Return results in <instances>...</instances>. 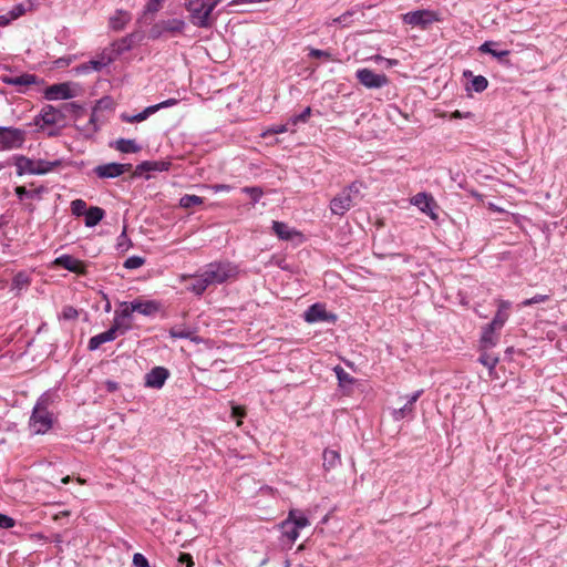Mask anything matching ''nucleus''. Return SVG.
<instances>
[{"label": "nucleus", "mask_w": 567, "mask_h": 567, "mask_svg": "<svg viewBox=\"0 0 567 567\" xmlns=\"http://www.w3.org/2000/svg\"><path fill=\"white\" fill-rule=\"evenodd\" d=\"M169 377V371L164 367H155L144 377V385L151 389H162Z\"/></svg>", "instance_id": "4468645a"}, {"label": "nucleus", "mask_w": 567, "mask_h": 567, "mask_svg": "<svg viewBox=\"0 0 567 567\" xmlns=\"http://www.w3.org/2000/svg\"><path fill=\"white\" fill-rule=\"evenodd\" d=\"M162 7V0H148L143 12V17H146V14L151 13L154 14L157 11H159Z\"/></svg>", "instance_id": "a18cd8bd"}, {"label": "nucleus", "mask_w": 567, "mask_h": 567, "mask_svg": "<svg viewBox=\"0 0 567 567\" xmlns=\"http://www.w3.org/2000/svg\"><path fill=\"white\" fill-rule=\"evenodd\" d=\"M84 216H85V226L94 227L104 218L105 212L101 207L92 206V207L87 208Z\"/></svg>", "instance_id": "a878e982"}, {"label": "nucleus", "mask_w": 567, "mask_h": 567, "mask_svg": "<svg viewBox=\"0 0 567 567\" xmlns=\"http://www.w3.org/2000/svg\"><path fill=\"white\" fill-rule=\"evenodd\" d=\"M212 189L215 193L229 192V190H231V186L227 185V184H215V185L212 186Z\"/></svg>", "instance_id": "bf43d9fd"}, {"label": "nucleus", "mask_w": 567, "mask_h": 567, "mask_svg": "<svg viewBox=\"0 0 567 567\" xmlns=\"http://www.w3.org/2000/svg\"><path fill=\"white\" fill-rule=\"evenodd\" d=\"M14 525L16 520L12 517L0 513V528L9 529L14 527Z\"/></svg>", "instance_id": "864d4df0"}, {"label": "nucleus", "mask_w": 567, "mask_h": 567, "mask_svg": "<svg viewBox=\"0 0 567 567\" xmlns=\"http://www.w3.org/2000/svg\"><path fill=\"white\" fill-rule=\"evenodd\" d=\"M87 210V206H86V203L85 200L83 199H74L72 203H71V212L74 216H82L86 213Z\"/></svg>", "instance_id": "a19ab883"}, {"label": "nucleus", "mask_w": 567, "mask_h": 567, "mask_svg": "<svg viewBox=\"0 0 567 567\" xmlns=\"http://www.w3.org/2000/svg\"><path fill=\"white\" fill-rule=\"evenodd\" d=\"M478 361L484 367L488 368L489 370H493L498 363V357L484 352L478 358Z\"/></svg>", "instance_id": "ea45409f"}, {"label": "nucleus", "mask_w": 567, "mask_h": 567, "mask_svg": "<svg viewBox=\"0 0 567 567\" xmlns=\"http://www.w3.org/2000/svg\"><path fill=\"white\" fill-rule=\"evenodd\" d=\"M511 308V302L507 300L498 301V309L493 320L491 321V327H496L497 329H502L505 322L508 319V309Z\"/></svg>", "instance_id": "5701e85b"}, {"label": "nucleus", "mask_w": 567, "mask_h": 567, "mask_svg": "<svg viewBox=\"0 0 567 567\" xmlns=\"http://www.w3.org/2000/svg\"><path fill=\"white\" fill-rule=\"evenodd\" d=\"M334 372L341 386L353 384L354 379L343 368L338 365L334 368Z\"/></svg>", "instance_id": "e433bc0d"}, {"label": "nucleus", "mask_w": 567, "mask_h": 567, "mask_svg": "<svg viewBox=\"0 0 567 567\" xmlns=\"http://www.w3.org/2000/svg\"><path fill=\"white\" fill-rule=\"evenodd\" d=\"M310 115H311V107H310V106H308V107H306V109H305L300 114H298V115H293V116L290 118V121H291V123H292L293 125H296V124H298V123H300V122H301V123H306V122L309 120Z\"/></svg>", "instance_id": "de8ad7c7"}, {"label": "nucleus", "mask_w": 567, "mask_h": 567, "mask_svg": "<svg viewBox=\"0 0 567 567\" xmlns=\"http://www.w3.org/2000/svg\"><path fill=\"white\" fill-rule=\"evenodd\" d=\"M115 148L121 153H137L141 146L134 140L120 138L115 142Z\"/></svg>", "instance_id": "cd10ccee"}, {"label": "nucleus", "mask_w": 567, "mask_h": 567, "mask_svg": "<svg viewBox=\"0 0 567 567\" xmlns=\"http://www.w3.org/2000/svg\"><path fill=\"white\" fill-rule=\"evenodd\" d=\"M179 561L186 563L187 567H192L194 565V561L192 559V556L189 554H182L179 557Z\"/></svg>", "instance_id": "e2e57ef3"}, {"label": "nucleus", "mask_w": 567, "mask_h": 567, "mask_svg": "<svg viewBox=\"0 0 567 567\" xmlns=\"http://www.w3.org/2000/svg\"><path fill=\"white\" fill-rule=\"evenodd\" d=\"M1 80L6 84L14 86V76H2Z\"/></svg>", "instance_id": "338daca9"}, {"label": "nucleus", "mask_w": 567, "mask_h": 567, "mask_svg": "<svg viewBox=\"0 0 567 567\" xmlns=\"http://www.w3.org/2000/svg\"><path fill=\"white\" fill-rule=\"evenodd\" d=\"M25 7L23 3H18L16 4L10 11H9V14H11V18L13 20L20 18L21 16H23L25 13Z\"/></svg>", "instance_id": "5fc2aeb1"}, {"label": "nucleus", "mask_w": 567, "mask_h": 567, "mask_svg": "<svg viewBox=\"0 0 567 567\" xmlns=\"http://www.w3.org/2000/svg\"><path fill=\"white\" fill-rule=\"evenodd\" d=\"M436 20H437L436 14L429 10L411 11L403 16V21L406 24H410L413 27H421L423 29Z\"/></svg>", "instance_id": "f8f14e48"}, {"label": "nucleus", "mask_w": 567, "mask_h": 567, "mask_svg": "<svg viewBox=\"0 0 567 567\" xmlns=\"http://www.w3.org/2000/svg\"><path fill=\"white\" fill-rule=\"evenodd\" d=\"M131 17L127 12L118 11L115 16L111 17L110 25L114 30H122L130 21Z\"/></svg>", "instance_id": "c756f323"}, {"label": "nucleus", "mask_w": 567, "mask_h": 567, "mask_svg": "<svg viewBox=\"0 0 567 567\" xmlns=\"http://www.w3.org/2000/svg\"><path fill=\"white\" fill-rule=\"evenodd\" d=\"M303 319L308 323L316 322H331L337 321V316L332 312H328L323 303H315L310 306L303 313Z\"/></svg>", "instance_id": "9b49d317"}, {"label": "nucleus", "mask_w": 567, "mask_h": 567, "mask_svg": "<svg viewBox=\"0 0 567 567\" xmlns=\"http://www.w3.org/2000/svg\"><path fill=\"white\" fill-rule=\"evenodd\" d=\"M53 425L52 413L49 412L43 400H39L33 406L30 420L29 429L32 434H44Z\"/></svg>", "instance_id": "39448f33"}, {"label": "nucleus", "mask_w": 567, "mask_h": 567, "mask_svg": "<svg viewBox=\"0 0 567 567\" xmlns=\"http://www.w3.org/2000/svg\"><path fill=\"white\" fill-rule=\"evenodd\" d=\"M362 184L359 182L351 183L340 194L330 202L332 214L343 216L360 199V189Z\"/></svg>", "instance_id": "20e7f679"}, {"label": "nucleus", "mask_w": 567, "mask_h": 567, "mask_svg": "<svg viewBox=\"0 0 567 567\" xmlns=\"http://www.w3.org/2000/svg\"><path fill=\"white\" fill-rule=\"evenodd\" d=\"M30 285V277L27 272L20 271L14 275L11 284V290H16L20 292L21 290L28 288Z\"/></svg>", "instance_id": "c85d7f7f"}, {"label": "nucleus", "mask_w": 567, "mask_h": 567, "mask_svg": "<svg viewBox=\"0 0 567 567\" xmlns=\"http://www.w3.org/2000/svg\"><path fill=\"white\" fill-rule=\"evenodd\" d=\"M548 299H549L548 295H539V293H537L534 297L525 299L524 301H522L520 306L522 307H528V306H532V305H535V303L545 302Z\"/></svg>", "instance_id": "49530a36"}, {"label": "nucleus", "mask_w": 567, "mask_h": 567, "mask_svg": "<svg viewBox=\"0 0 567 567\" xmlns=\"http://www.w3.org/2000/svg\"><path fill=\"white\" fill-rule=\"evenodd\" d=\"M169 163L167 162L144 161L136 166L134 175L140 176L144 172H164L167 171Z\"/></svg>", "instance_id": "4be33fe9"}, {"label": "nucleus", "mask_w": 567, "mask_h": 567, "mask_svg": "<svg viewBox=\"0 0 567 567\" xmlns=\"http://www.w3.org/2000/svg\"><path fill=\"white\" fill-rule=\"evenodd\" d=\"M287 519H291V523L300 530L309 526L310 522L306 515L300 511H290Z\"/></svg>", "instance_id": "7c9ffc66"}, {"label": "nucleus", "mask_w": 567, "mask_h": 567, "mask_svg": "<svg viewBox=\"0 0 567 567\" xmlns=\"http://www.w3.org/2000/svg\"><path fill=\"white\" fill-rule=\"evenodd\" d=\"M322 461H323L322 465H323L324 471L333 470L341 464V457H340L339 452L331 450V449H326L323 451Z\"/></svg>", "instance_id": "393cba45"}, {"label": "nucleus", "mask_w": 567, "mask_h": 567, "mask_svg": "<svg viewBox=\"0 0 567 567\" xmlns=\"http://www.w3.org/2000/svg\"><path fill=\"white\" fill-rule=\"evenodd\" d=\"M498 330L496 327H491V323H488L482 332L481 336V348L483 350L491 349L496 346L497 343V337L495 336V331Z\"/></svg>", "instance_id": "b1692460"}, {"label": "nucleus", "mask_w": 567, "mask_h": 567, "mask_svg": "<svg viewBox=\"0 0 567 567\" xmlns=\"http://www.w3.org/2000/svg\"><path fill=\"white\" fill-rule=\"evenodd\" d=\"M105 389L109 392H115L118 389V383L112 380L105 381Z\"/></svg>", "instance_id": "052dcab7"}, {"label": "nucleus", "mask_w": 567, "mask_h": 567, "mask_svg": "<svg viewBox=\"0 0 567 567\" xmlns=\"http://www.w3.org/2000/svg\"><path fill=\"white\" fill-rule=\"evenodd\" d=\"M496 45L493 41H486L480 47V51L483 53H488L493 55L494 58L502 60L503 58L507 56L509 54L508 50H494L493 47Z\"/></svg>", "instance_id": "2f4dec72"}, {"label": "nucleus", "mask_w": 567, "mask_h": 567, "mask_svg": "<svg viewBox=\"0 0 567 567\" xmlns=\"http://www.w3.org/2000/svg\"><path fill=\"white\" fill-rule=\"evenodd\" d=\"M169 336L174 339H192L193 332L188 329L172 328Z\"/></svg>", "instance_id": "c03bdc74"}, {"label": "nucleus", "mask_w": 567, "mask_h": 567, "mask_svg": "<svg viewBox=\"0 0 567 567\" xmlns=\"http://www.w3.org/2000/svg\"><path fill=\"white\" fill-rule=\"evenodd\" d=\"M178 103V101L176 99H168V100H165L158 104H154L152 105V107H155L156 109V112L162 110V109H166V107H171V106H174Z\"/></svg>", "instance_id": "6e6d98bb"}, {"label": "nucleus", "mask_w": 567, "mask_h": 567, "mask_svg": "<svg viewBox=\"0 0 567 567\" xmlns=\"http://www.w3.org/2000/svg\"><path fill=\"white\" fill-rule=\"evenodd\" d=\"M117 336L120 333L111 326L109 330L92 337L89 340L87 348L90 351L97 350L103 343L115 340Z\"/></svg>", "instance_id": "6ab92c4d"}, {"label": "nucleus", "mask_w": 567, "mask_h": 567, "mask_svg": "<svg viewBox=\"0 0 567 567\" xmlns=\"http://www.w3.org/2000/svg\"><path fill=\"white\" fill-rule=\"evenodd\" d=\"M243 193L249 195V197L251 198L252 203L256 204L264 195V192L260 187L258 186H254V187H244L241 189Z\"/></svg>", "instance_id": "79ce46f5"}, {"label": "nucleus", "mask_w": 567, "mask_h": 567, "mask_svg": "<svg viewBox=\"0 0 567 567\" xmlns=\"http://www.w3.org/2000/svg\"><path fill=\"white\" fill-rule=\"evenodd\" d=\"M53 264L78 275H84L86 271L85 264L71 255H61L54 259Z\"/></svg>", "instance_id": "2eb2a0df"}, {"label": "nucleus", "mask_w": 567, "mask_h": 567, "mask_svg": "<svg viewBox=\"0 0 567 567\" xmlns=\"http://www.w3.org/2000/svg\"><path fill=\"white\" fill-rule=\"evenodd\" d=\"M17 175L22 176L25 174L35 175V161L24 155H16L13 157Z\"/></svg>", "instance_id": "aec40b11"}, {"label": "nucleus", "mask_w": 567, "mask_h": 567, "mask_svg": "<svg viewBox=\"0 0 567 567\" xmlns=\"http://www.w3.org/2000/svg\"><path fill=\"white\" fill-rule=\"evenodd\" d=\"M282 534L291 543L296 542L299 537V529L291 523V519H286L281 524Z\"/></svg>", "instance_id": "473e14b6"}, {"label": "nucleus", "mask_w": 567, "mask_h": 567, "mask_svg": "<svg viewBox=\"0 0 567 567\" xmlns=\"http://www.w3.org/2000/svg\"><path fill=\"white\" fill-rule=\"evenodd\" d=\"M355 78L367 89H381L389 83V79L384 73H375L368 68L358 69Z\"/></svg>", "instance_id": "6e6552de"}, {"label": "nucleus", "mask_w": 567, "mask_h": 567, "mask_svg": "<svg viewBox=\"0 0 567 567\" xmlns=\"http://www.w3.org/2000/svg\"><path fill=\"white\" fill-rule=\"evenodd\" d=\"M133 565L134 567H151L147 558L141 553L133 555Z\"/></svg>", "instance_id": "603ef678"}, {"label": "nucleus", "mask_w": 567, "mask_h": 567, "mask_svg": "<svg viewBox=\"0 0 567 567\" xmlns=\"http://www.w3.org/2000/svg\"><path fill=\"white\" fill-rule=\"evenodd\" d=\"M14 86H29L38 83V76L30 73H23L19 76H14Z\"/></svg>", "instance_id": "c9c22d12"}, {"label": "nucleus", "mask_w": 567, "mask_h": 567, "mask_svg": "<svg viewBox=\"0 0 567 567\" xmlns=\"http://www.w3.org/2000/svg\"><path fill=\"white\" fill-rule=\"evenodd\" d=\"M422 393H423V390H417V391L413 392L412 394L408 395L405 404L400 409L393 410V412H392L393 419L395 421H400L409 415H412L413 410H414V404L419 400V398L422 395Z\"/></svg>", "instance_id": "a211bd4d"}, {"label": "nucleus", "mask_w": 567, "mask_h": 567, "mask_svg": "<svg viewBox=\"0 0 567 567\" xmlns=\"http://www.w3.org/2000/svg\"><path fill=\"white\" fill-rule=\"evenodd\" d=\"M133 41H134V34H130L128 37L124 38L121 41L120 49L121 50H128V49H131Z\"/></svg>", "instance_id": "13d9d810"}, {"label": "nucleus", "mask_w": 567, "mask_h": 567, "mask_svg": "<svg viewBox=\"0 0 567 567\" xmlns=\"http://www.w3.org/2000/svg\"><path fill=\"white\" fill-rule=\"evenodd\" d=\"M352 14H353L352 11H347V12L342 13L340 17H338L337 19H334V22L343 24V25H348Z\"/></svg>", "instance_id": "4d7b16f0"}, {"label": "nucleus", "mask_w": 567, "mask_h": 567, "mask_svg": "<svg viewBox=\"0 0 567 567\" xmlns=\"http://www.w3.org/2000/svg\"><path fill=\"white\" fill-rule=\"evenodd\" d=\"M131 303V311H136L143 316L151 317L157 313L162 305L157 300H143V299H134Z\"/></svg>", "instance_id": "dca6fc26"}, {"label": "nucleus", "mask_w": 567, "mask_h": 567, "mask_svg": "<svg viewBox=\"0 0 567 567\" xmlns=\"http://www.w3.org/2000/svg\"><path fill=\"white\" fill-rule=\"evenodd\" d=\"M221 0H185L184 7L188 12L189 22L199 29H210L217 18L214 10Z\"/></svg>", "instance_id": "f03ea898"}, {"label": "nucleus", "mask_w": 567, "mask_h": 567, "mask_svg": "<svg viewBox=\"0 0 567 567\" xmlns=\"http://www.w3.org/2000/svg\"><path fill=\"white\" fill-rule=\"evenodd\" d=\"M106 63L97 60H91L89 63L82 64L76 68L78 72L87 73L90 70L101 71Z\"/></svg>", "instance_id": "4c0bfd02"}, {"label": "nucleus", "mask_w": 567, "mask_h": 567, "mask_svg": "<svg viewBox=\"0 0 567 567\" xmlns=\"http://www.w3.org/2000/svg\"><path fill=\"white\" fill-rule=\"evenodd\" d=\"M238 275V267L230 261L209 262L204 269L194 275V282L188 290L197 296H202L209 286L221 285Z\"/></svg>", "instance_id": "f257e3e1"}, {"label": "nucleus", "mask_w": 567, "mask_h": 567, "mask_svg": "<svg viewBox=\"0 0 567 567\" xmlns=\"http://www.w3.org/2000/svg\"><path fill=\"white\" fill-rule=\"evenodd\" d=\"M79 316V312L72 306H65L62 310L61 318L64 320H74Z\"/></svg>", "instance_id": "3c124183"}, {"label": "nucleus", "mask_w": 567, "mask_h": 567, "mask_svg": "<svg viewBox=\"0 0 567 567\" xmlns=\"http://www.w3.org/2000/svg\"><path fill=\"white\" fill-rule=\"evenodd\" d=\"M272 230L282 240H292L295 237H301L302 235L295 228L289 227L282 221H272Z\"/></svg>", "instance_id": "412c9836"}, {"label": "nucleus", "mask_w": 567, "mask_h": 567, "mask_svg": "<svg viewBox=\"0 0 567 567\" xmlns=\"http://www.w3.org/2000/svg\"><path fill=\"white\" fill-rule=\"evenodd\" d=\"M104 310H105V312H110L111 311V302L109 300L106 301Z\"/></svg>", "instance_id": "774afa93"}, {"label": "nucleus", "mask_w": 567, "mask_h": 567, "mask_svg": "<svg viewBox=\"0 0 567 567\" xmlns=\"http://www.w3.org/2000/svg\"><path fill=\"white\" fill-rule=\"evenodd\" d=\"M154 113H156V109L150 105L135 115H128L126 113H123L121 114V120L126 123H138L145 121Z\"/></svg>", "instance_id": "bb28decb"}, {"label": "nucleus", "mask_w": 567, "mask_h": 567, "mask_svg": "<svg viewBox=\"0 0 567 567\" xmlns=\"http://www.w3.org/2000/svg\"><path fill=\"white\" fill-rule=\"evenodd\" d=\"M74 96L69 83H59L50 85L44 91V97L48 101L68 100Z\"/></svg>", "instance_id": "f3484780"}, {"label": "nucleus", "mask_w": 567, "mask_h": 567, "mask_svg": "<svg viewBox=\"0 0 567 567\" xmlns=\"http://www.w3.org/2000/svg\"><path fill=\"white\" fill-rule=\"evenodd\" d=\"M11 21H13V19L11 18V14H9V12L7 14H1L0 16V27H6Z\"/></svg>", "instance_id": "680f3d73"}, {"label": "nucleus", "mask_w": 567, "mask_h": 567, "mask_svg": "<svg viewBox=\"0 0 567 567\" xmlns=\"http://www.w3.org/2000/svg\"><path fill=\"white\" fill-rule=\"evenodd\" d=\"M38 194H40V190H28L24 186L16 187V195L20 200H22L24 197H34Z\"/></svg>", "instance_id": "09e8293b"}, {"label": "nucleus", "mask_w": 567, "mask_h": 567, "mask_svg": "<svg viewBox=\"0 0 567 567\" xmlns=\"http://www.w3.org/2000/svg\"><path fill=\"white\" fill-rule=\"evenodd\" d=\"M132 169V164L106 163L93 168V173L101 179L116 178Z\"/></svg>", "instance_id": "9d476101"}, {"label": "nucleus", "mask_w": 567, "mask_h": 567, "mask_svg": "<svg viewBox=\"0 0 567 567\" xmlns=\"http://www.w3.org/2000/svg\"><path fill=\"white\" fill-rule=\"evenodd\" d=\"M27 132L12 126H0V151L21 148L25 142Z\"/></svg>", "instance_id": "423d86ee"}, {"label": "nucleus", "mask_w": 567, "mask_h": 567, "mask_svg": "<svg viewBox=\"0 0 567 567\" xmlns=\"http://www.w3.org/2000/svg\"><path fill=\"white\" fill-rule=\"evenodd\" d=\"M488 81L483 75H476L473 78L471 83V89L477 93L483 92L487 89Z\"/></svg>", "instance_id": "58836bf2"}, {"label": "nucleus", "mask_w": 567, "mask_h": 567, "mask_svg": "<svg viewBox=\"0 0 567 567\" xmlns=\"http://www.w3.org/2000/svg\"><path fill=\"white\" fill-rule=\"evenodd\" d=\"M309 56L316 58V59L332 60V55L329 51L313 49V48H311L309 50Z\"/></svg>", "instance_id": "8fccbe9b"}, {"label": "nucleus", "mask_w": 567, "mask_h": 567, "mask_svg": "<svg viewBox=\"0 0 567 567\" xmlns=\"http://www.w3.org/2000/svg\"><path fill=\"white\" fill-rule=\"evenodd\" d=\"M411 204L416 206L422 213L426 214L431 219H437V214L435 213V208L437 205L432 195L427 193H417L412 197Z\"/></svg>", "instance_id": "ddd939ff"}, {"label": "nucleus", "mask_w": 567, "mask_h": 567, "mask_svg": "<svg viewBox=\"0 0 567 567\" xmlns=\"http://www.w3.org/2000/svg\"><path fill=\"white\" fill-rule=\"evenodd\" d=\"M81 109V105L75 102L63 103L59 107L51 104L44 105L35 118V124L41 128L45 125H64L66 118L78 114Z\"/></svg>", "instance_id": "7ed1b4c3"}, {"label": "nucleus", "mask_w": 567, "mask_h": 567, "mask_svg": "<svg viewBox=\"0 0 567 567\" xmlns=\"http://www.w3.org/2000/svg\"><path fill=\"white\" fill-rule=\"evenodd\" d=\"M470 116H471V113H470V112H467V113L463 114V113H461L460 111H455V112H453V113H452V117H453V118H463V117L467 118V117H470Z\"/></svg>", "instance_id": "0e129e2a"}, {"label": "nucleus", "mask_w": 567, "mask_h": 567, "mask_svg": "<svg viewBox=\"0 0 567 567\" xmlns=\"http://www.w3.org/2000/svg\"><path fill=\"white\" fill-rule=\"evenodd\" d=\"M61 164L60 161H44V159H38L35 161V169L39 172H35V175H44L51 171H53L55 167H58Z\"/></svg>", "instance_id": "72a5a7b5"}, {"label": "nucleus", "mask_w": 567, "mask_h": 567, "mask_svg": "<svg viewBox=\"0 0 567 567\" xmlns=\"http://www.w3.org/2000/svg\"><path fill=\"white\" fill-rule=\"evenodd\" d=\"M145 262V259L140 256H131L124 261V267L126 269H137L142 267Z\"/></svg>", "instance_id": "37998d69"}, {"label": "nucleus", "mask_w": 567, "mask_h": 567, "mask_svg": "<svg viewBox=\"0 0 567 567\" xmlns=\"http://www.w3.org/2000/svg\"><path fill=\"white\" fill-rule=\"evenodd\" d=\"M185 28H186V23L183 19L173 18V19L162 20L152 27V29L150 31V37L152 39H157L165 32H168L172 34H177V33H182Z\"/></svg>", "instance_id": "1a4fd4ad"}, {"label": "nucleus", "mask_w": 567, "mask_h": 567, "mask_svg": "<svg viewBox=\"0 0 567 567\" xmlns=\"http://www.w3.org/2000/svg\"><path fill=\"white\" fill-rule=\"evenodd\" d=\"M204 202L203 197L200 196H197V195H184L181 199H179V206L183 207V208H190V207H194V206H198V205H202Z\"/></svg>", "instance_id": "f704fd0d"}, {"label": "nucleus", "mask_w": 567, "mask_h": 567, "mask_svg": "<svg viewBox=\"0 0 567 567\" xmlns=\"http://www.w3.org/2000/svg\"><path fill=\"white\" fill-rule=\"evenodd\" d=\"M271 131H272L275 134H281V133L287 132V126H286V125H277V126H275Z\"/></svg>", "instance_id": "69168bd1"}, {"label": "nucleus", "mask_w": 567, "mask_h": 567, "mask_svg": "<svg viewBox=\"0 0 567 567\" xmlns=\"http://www.w3.org/2000/svg\"><path fill=\"white\" fill-rule=\"evenodd\" d=\"M118 307L120 308L114 312L112 327L120 333V336H123L132 329L134 311L130 310L131 303L126 301L120 302Z\"/></svg>", "instance_id": "0eeeda50"}]
</instances>
